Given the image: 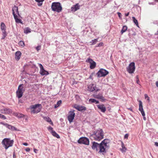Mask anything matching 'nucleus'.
Wrapping results in <instances>:
<instances>
[{
  "mask_svg": "<svg viewBox=\"0 0 158 158\" xmlns=\"http://www.w3.org/2000/svg\"><path fill=\"white\" fill-rule=\"evenodd\" d=\"M136 77H137V81H136V82H137V84H139V79L138 78L137 76Z\"/></svg>",
  "mask_w": 158,
  "mask_h": 158,
  "instance_id": "49",
  "label": "nucleus"
},
{
  "mask_svg": "<svg viewBox=\"0 0 158 158\" xmlns=\"http://www.w3.org/2000/svg\"><path fill=\"white\" fill-rule=\"evenodd\" d=\"M157 32H158V33H157V34H158V31H157Z\"/></svg>",
  "mask_w": 158,
  "mask_h": 158,
  "instance_id": "58",
  "label": "nucleus"
},
{
  "mask_svg": "<svg viewBox=\"0 0 158 158\" xmlns=\"http://www.w3.org/2000/svg\"><path fill=\"white\" fill-rule=\"evenodd\" d=\"M0 118H2L3 119H6V116L1 114H0Z\"/></svg>",
  "mask_w": 158,
  "mask_h": 158,
  "instance_id": "38",
  "label": "nucleus"
},
{
  "mask_svg": "<svg viewBox=\"0 0 158 158\" xmlns=\"http://www.w3.org/2000/svg\"><path fill=\"white\" fill-rule=\"evenodd\" d=\"M89 102L92 103H95L96 104H98L99 103V102L96 100L95 99L91 98L89 99Z\"/></svg>",
  "mask_w": 158,
  "mask_h": 158,
  "instance_id": "32",
  "label": "nucleus"
},
{
  "mask_svg": "<svg viewBox=\"0 0 158 158\" xmlns=\"http://www.w3.org/2000/svg\"><path fill=\"white\" fill-rule=\"evenodd\" d=\"M103 45V43L102 42H100L99 44H98L97 46H96V47H100L102 46Z\"/></svg>",
  "mask_w": 158,
  "mask_h": 158,
  "instance_id": "39",
  "label": "nucleus"
},
{
  "mask_svg": "<svg viewBox=\"0 0 158 158\" xmlns=\"http://www.w3.org/2000/svg\"><path fill=\"white\" fill-rule=\"evenodd\" d=\"M109 74V72L103 69H100L97 73V75L98 77H104Z\"/></svg>",
  "mask_w": 158,
  "mask_h": 158,
  "instance_id": "7",
  "label": "nucleus"
},
{
  "mask_svg": "<svg viewBox=\"0 0 158 158\" xmlns=\"http://www.w3.org/2000/svg\"><path fill=\"white\" fill-rule=\"evenodd\" d=\"M127 27L126 26H124L121 31V34H122L123 33L127 31Z\"/></svg>",
  "mask_w": 158,
  "mask_h": 158,
  "instance_id": "28",
  "label": "nucleus"
},
{
  "mask_svg": "<svg viewBox=\"0 0 158 158\" xmlns=\"http://www.w3.org/2000/svg\"><path fill=\"white\" fill-rule=\"evenodd\" d=\"M21 53L19 51H18L15 53V58L17 60H19L21 56Z\"/></svg>",
  "mask_w": 158,
  "mask_h": 158,
  "instance_id": "19",
  "label": "nucleus"
},
{
  "mask_svg": "<svg viewBox=\"0 0 158 158\" xmlns=\"http://www.w3.org/2000/svg\"><path fill=\"white\" fill-rule=\"evenodd\" d=\"M94 96L95 98L101 99L102 101H104L105 100L104 97L102 96V94H99L98 95H94Z\"/></svg>",
  "mask_w": 158,
  "mask_h": 158,
  "instance_id": "20",
  "label": "nucleus"
},
{
  "mask_svg": "<svg viewBox=\"0 0 158 158\" xmlns=\"http://www.w3.org/2000/svg\"><path fill=\"white\" fill-rule=\"evenodd\" d=\"M6 127L8 128L9 129L11 130H13L15 128V127H14L8 124Z\"/></svg>",
  "mask_w": 158,
  "mask_h": 158,
  "instance_id": "36",
  "label": "nucleus"
},
{
  "mask_svg": "<svg viewBox=\"0 0 158 158\" xmlns=\"http://www.w3.org/2000/svg\"><path fill=\"white\" fill-rule=\"evenodd\" d=\"M129 13L128 12L127 13L125 14V16H127L129 15Z\"/></svg>",
  "mask_w": 158,
  "mask_h": 158,
  "instance_id": "52",
  "label": "nucleus"
},
{
  "mask_svg": "<svg viewBox=\"0 0 158 158\" xmlns=\"http://www.w3.org/2000/svg\"><path fill=\"white\" fill-rule=\"evenodd\" d=\"M24 32L26 34L31 32V29L29 27H26L24 29Z\"/></svg>",
  "mask_w": 158,
  "mask_h": 158,
  "instance_id": "27",
  "label": "nucleus"
},
{
  "mask_svg": "<svg viewBox=\"0 0 158 158\" xmlns=\"http://www.w3.org/2000/svg\"><path fill=\"white\" fill-rule=\"evenodd\" d=\"M35 1L38 2V5L39 6H41L42 5L43 2L44 1V0H35Z\"/></svg>",
  "mask_w": 158,
  "mask_h": 158,
  "instance_id": "31",
  "label": "nucleus"
},
{
  "mask_svg": "<svg viewBox=\"0 0 158 158\" xmlns=\"http://www.w3.org/2000/svg\"><path fill=\"white\" fill-rule=\"evenodd\" d=\"M86 62L90 63V65L89 68L91 69H93L95 68L96 66V63L94 61L91 59L89 58L86 60Z\"/></svg>",
  "mask_w": 158,
  "mask_h": 158,
  "instance_id": "11",
  "label": "nucleus"
},
{
  "mask_svg": "<svg viewBox=\"0 0 158 158\" xmlns=\"http://www.w3.org/2000/svg\"><path fill=\"white\" fill-rule=\"evenodd\" d=\"M80 8V6L78 3L76 4L73 5L71 8V10L72 11L75 12Z\"/></svg>",
  "mask_w": 158,
  "mask_h": 158,
  "instance_id": "18",
  "label": "nucleus"
},
{
  "mask_svg": "<svg viewBox=\"0 0 158 158\" xmlns=\"http://www.w3.org/2000/svg\"><path fill=\"white\" fill-rule=\"evenodd\" d=\"M2 39H4L6 37L7 35V34L6 33V31H2Z\"/></svg>",
  "mask_w": 158,
  "mask_h": 158,
  "instance_id": "33",
  "label": "nucleus"
},
{
  "mask_svg": "<svg viewBox=\"0 0 158 158\" xmlns=\"http://www.w3.org/2000/svg\"><path fill=\"white\" fill-rule=\"evenodd\" d=\"M48 129L49 131H54L53 130V128L51 127V126H49L48 127Z\"/></svg>",
  "mask_w": 158,
  "mask_h": 158,
  "instance_id": "43",
  "label": "nucleus"
},
{
  "mask_svg": "<svg viewBox=\"0 0 158 158\" xmlns=\"http://www.w3.org/2000/svg\"><path fill=\"white\" fill-rule=\"evenodd\" d=\"M23 144L25 146H27L28 145V144L27 143H23Z\"/></svg>",
  "mask_w": 158,
  "mask_h": 158,
  "instance_id": "51",
  "label": "nucleus"
},
{
  "mask_svg": "<svg viewBox=\"0 0 158 158\" xmlns=\"http://www.w3.org/2000/svg\"><path fill=\"white\" fill-rule=\"evenodd\" d=\"M51 8L52 11L58 13L61 12L62 9L60 3L58 2L52 3L51 5Z\"/></svg>",
  "mask_w": 158,
  "mask_h": 158,
  "instance_id": "3",
  "label": "nucleus"
},
{
  "mask_svg": "<svg viewBox=\"0 0 158 158\" xmlns=\"http://www.w3.org/2000/svg\"><path fill=\"white\" fill-rule=\"evenodd\" d=\"M135 64L134 62L130 63L129 66L127 68V71L129 73H133L135 70Z\"/></svg>",
  "mask_w": 158,
  "mask_h": 158,
  "instance_id": "8",
  "label": "nucleus"
},
{
  "mask_svg": "<svg viewBox=\"0 0 158 158\" xmlns=\"http://www.w3.org/2000/svg\"><path fill=\"white\" fill-rule=\"evenodd\" d=\"M97 106L98 108L102 112L105 113V112L106 109L104 105L103 104L98 105H97Z\"/></svg>",
  "mask_w": 158,
  "mask_h": 158,
  "instance_id": "17",
  "label": "nucleus"
},
{
  "mask_svg": "<svg viewBox=\"0 0 158 158\" xmlns=\"http://www.w3.org/2000/svg\"><path fill=\"white\" fill-rule=\"evenodd\" d=\"M129 109L130 110H131L132 111V109H131L130 108V109Z\"/></svg>",
  "mask_w": 158,
  "mask_h": 158,
  "instance_id": "57",
  "label": "nucleus"
},
{
  "mask_svg": "<svg viewBox=\"0 0 158 158\" xmlns=\"http://www.w3.org/2000/svg\"><path fill=\"white\" fill-rule=\"evenodd\" d=\"M73 107L79 111H82L83 110L85 111L86 110V108L85 106H80L76 104L74 105Z\"/></svg>",
  "mask_w": 158,
  "mask_h": 158,
  "instance_id": "16",
  "label": "nucleus"
},
{
  "mask_svg": "<svg viewBox=\"0 0 158 158\" xmlns=\"http://www.w3.org/2000/svg\"><path fill=\"white\" fill-rule=\"evenodd\" d=\"M90 43L91 44H93V42H91V41L90 42Z\"/></svg>",
  "mask_w": 158,
  "mask_h": 158,
  "instance_id": "56",
  "label": "nucleus"
},
{
  "mask_svg": "<svg viewBox=\"0 0 158 158\" xmlns=\"http://www.w3.org/2000/svg\"><path fill=\"white\" fill-rule=\"evenodd\" d=\"M12 14L13 15V16L14 15H18L19 17H20V15L18 11V6H14L12 7Z\"/></svg>",
  "mask_w": 158,
  "mask_h": 158,
  "instance_id": "14",
  "label": "nucleus"
},
{
  "mask_svg": "<svg viewBox=\"0 0 158 158\" xmlns=\"http://www.w3.org/2000/svg\"><path fill=\"white\" fill-rule=\"evenodd\" d=\"M91 137L95 140H101L104 138V132L102 130L100 129L94 131Z\"/></svg>",
  "mask_w": 158,
  "mask_h": 158,
  "instance_id": "2",
  "label": "nucleus"
},
{
  "mask_svg": "<svg viewBox=\"0 0 158 158\" xmlns=\"http://www.w3.org/2000/svg\"><path fill=\"white\" fill-rule=\"evenodd\" d=\"M0 124L2 125H3L5 126L6 127H7L8 124L6 123H4L3 122H1L0 123Z\"/></svg>",
  "mask_w": 158,
  "mask_h": 158,
  "instance_id": "42",
  "label": "nucleus"
},
{
  "mask_svg": "<svg viewBox=\"0 0 158 158\" xmlns=\"http://www.w3.org/2000/svg\"><path fill=\"white\" fill-rule=\"evenodd\" d=\"M19 45L24 47L25 46V44L23 41H20L19 43Z\"/></svg>",
  "mask_w": 158,
  "mask_h": 158,
  "instance_id": "37",
  "label": "nucleus"
},
{
  "mask_svg": "<svg viewBox=\"0 0 158 158\" xmlns=\"http://www.w3.org/2000/svg\"><path fill=\"white\" fill-rule=\"evenodd\" d=\"M98 39L97 38L94 39L93 40H91V42H93V44H90L91 45H93L95 44L98 41Z\"/></svg>",
  "mask_w": 158,
  "mask_h": 158,
  "instance_id": "34",
  "label": "nucleus"
},
{
  "mask_svg": "<svg viewBox=\"0 0 158 158\" xmlns=\"http://www.w3.org/2000/svg\"><path fill=\"white\" fill-rule=\"evenodd\" d=\"M129 136V134H126L124 136V138L127 139Z\"/></svg>",
  "mask_w": 158,
  "mask_h": 158,
  "instance_id": "45",
  "label": "nucleus"
},
{
  "mask_svg": "<svg viewBox=\"0 0 158 158\" xmlns=\"http://www.w3.org/2000/svg\"><path fill=\"white\" fill-rule=\"evenodd\" d=\"M89 139L86 137H81L77 141V142L79 144H84L86 145H89Z\"/></svg>",
  "mask_w": 158,
  "mask_h": 158,
  "instance_id": "9",
  "label": "nucleus"
},
{
  "mask_svg": "<svg viewBox=\"0 0 158 158\" xmlns=\"http://www.w3.org/2000/svg\"><path fill=\"white\" fill-rule=\"evenodd\" d=\"M5 114H11L12 112L11 110L9 108H5Z\"/></svg>",
  "mask_w": 158,
  "mask_h": 158,
  "instance_id": "25",
  "label": "nucleus"
},
{
  "mask_svg": "<svg viewBox=\"0 0 158 158\" xmlns=\"http://www.w3.org/2000/svg\"><path fill=\"white\" fill-rule=\"evenodd\" d=\"M41 48V46L40 45L37 46L36 48V49L37 51H39L40 50Z\"/></svg>",
  "mask_w": 158,
  "mask_h": 158,
  "instance_id": "44",
  "label": "nucleus"
},
{
  "mask_svg": "<svg viewBox=\"0 0 158 158\" xmlns=\"http://www.w3.org/2000/svg\"><path fill=\"white\" fill-rule=\"evenodd\" d=\"M25 90L23 89V85H20L18 86V89L16 92V97L19 98H21L23 95Z\"/></svg>",
  "mask_w": 158,
  "mask_h": 158,
  "instance_id": "6",
  "label": "nucleus"
},
{
  "mask_svg": "<svg viewBox=\"0 0 158 158\" xmlns=\"http://www.w3.org/2000/svg\"><path fill=\"white\" fill-rule=\"evenodd\" d=\"M93 76V73H92L89 76V78L92 80Z\"/></svg>",
  "mask_w": 158,
  "mask_h": 158,
  "instance_id": "46",
  "label": "nucleus"
},
{
  "mask_svg": "<svg viewBox=\"0 0 158 158\" xmlns=\"http://www.w3.org/2000/svg\"><path fill=\"white\" fill-rule=\"evenodd\" d=\"M91 143V148L93 150L96 151H99V152L101 153H106V150L110 147V140L106 139L102 141L100 143H98L94 141L92 142Z\"/></svg>",
  "mask_w": 158,
  "mask_h": 158,
  "instance_id": "1",
  "label": "nucleus"
},
{
  "mask_svg": "<svg viewBox=\"0 0 158 158\" xmlns=\"http://www.w3.org/2000/svg\"><path fill=\"white\" fill-rule=\"evenodd\" d=\"M144 97L145 99H147V100H148V101H149V97L148 96L147 94H145L144 95Z\"/></svg>",
  "mask_w": 158,
  "mask_h": 158,
  "instance_id": "41",
  "label": "nucleus"
},
{
  "mask_svg": "<svg viewBox=\"0 0 158 158\" xmlns=\"http://www.w3.org/2000/svg\"><path fill=\"white\" fill-rule=\"evenodd\" d=\"M155 145L156 146H158V143L157 142H155Z\"/></svg>",
  "mask_w": 158,
  "mask_h": 158,
  "instance_id": "54",
  "label": "nucleus"
},
{
  "mask_svg": "<svg viewBox=\"0 0 158 158\" xmlns=\"http://www.w3.org/2000/svg\"><path fill=\"white\" fill-rule=\"evenodd\" d=\"M25 150L27 152H29L30 150V149L29 148H26L25 149Z\"/></svg>",
  "mask_w": 158,
  "mask_h": 158,
  "instance_id": "47",
  "label": "nucleus"
},
{
  "mask_svg": "<svg viewBox=\"0 0 158 158\" xmlns=\"http://www.w3.org/2000/svg\"><path fill=\"white\" fill-rule=\"evenodd\" d=\"M38 151V150L36 149H35V148L34 149V151L36 153H37V152Z\"/></svg>",
  "mask_w": 158,
  "mask_h": 158,
  "instance_id": "50",
  "label": "nucleus"
},
{
  "mask_svg": "<svg viewBox=\"0 0 158 158\" xmlns=\"http://www.w3.org/2000/svg\"><path fill=\"white\" fill-rule=\"evenodd\" d=\"M132 19H133V22H134V23L135 24V25L137 27H139L138 23L137 20L134 17H132Z\"/></svg>",
  "mask_w": 158,
  "mask_h": 158,
  "instance_id": "30",
  "label": "nucleus"
},
{
  "mask_svg": "<svg viewBox=\"0 0 158 158\" xmlns=\"http://www.w3.org/2000/svg\"><path fill=\"white\" fill-rule=\"evenodd\" d=\"M44 119L48 123H50V124L52 126L53 125V124L52 122L51 118L48 117L43 116Z\"/></svg>",
  "mask_w": 158,
  "mask_h": 158,
  "instance_id": "21",
  "label": "nucleus"
},
{
  "mask_svg": "<svg viewBox=\"0 0 158 158\" xmlns=\"http://www.w3.org/2000/svg\"><path fill=\"white\" fill-rule=\"evenodd\" d=\"M62 101L61 100L59 101L57 103V104L55 106V108H56L58 107L61 104Z\"/></svg>",
  "mask_w": 158,
  "mask_h": 158,
  "instance_id": "35",
  "label": "nucleus"
},
{
  "mask_svg": "<svg viewBox=\"0 0 158 158\" xmlns=\"http://www.w3.org/2000/svg\"><path fill=\"white\" fill-rule=\"evenodd\" d=\"M1 28L2 31H6V27L4 23L2 22L1 23Z\"/></svg>",
  "mask_w": 158,
  "mask_h": 158,
  "instance_id": "23",
  "label": "nucleus"
},
{
  "mask_svg": "<svg viewBox=\"0 0 158 158\" xmlns=\"http://www.w3.org/2000/svg\"><path fill=\"white\" fill-rule=\"evenodd\" d=\"M39 66L40 68V73L41 75H48L49 74L48 72L44 69L42 64H39Z\"/></svg>",
  "mask_w": 158,
  "mask_h": 158,
  "instance_id": "15",
  "label": "nucleus"
},
{
  "mask_svg": "<svg viewBox=\"0 0 158 158\" xmlns=\"http://www.w3.org/2000/svg\"><path fill=\"white\" fill-rule=\"evenodd\" d=\"M139 111H140L143 117V120H146V118L145 117V114L143 109L142 102L141 101H139Z\"/></svg>",
  "mask_w": 158,
  "mask_h": 158,
  "instance_id": "12",
  "label": "nucleus"
},
{
  "mask_svg": "<svg viewBox=\"0 0 158 158\" xmlns=\"http://www.w3.org/2000/svg\"><path fill=\"white\" fill-rule=\"evenodd\" d=\"M14 141L9 138H5L2 141V143L4 145L5 149H7L8 148L12 146Z\"/></svg>",
  "mask_w": 158,
  "mask_h": 158,
  "instance_id": "4",
  "label": "nucleus"
},
{
  "mask_svg": "<svg viewBox=\"0 0 158 158\" xmlns=\"http://www.w3.org/2000/svg\"><path fill=\"white\" fill-rule=\"evenodd\" d=\"M13 158H16V156L15 154V152H14L13 153Z\"/></svg>",
  "mask_w": 158,
  "mask_h": 158,
  "instance_id": "48",
  "label": "nucleus"
},
{
  "mask_svg": "<svg viewBox=\"0 0 158 158\" xmlns=\"http://www.w3.org/2000/svg\"><path fill=\"white\" fill-rule=\"evenodd\" d=\"M118 15L119 16H120V15L121 14V13H120L119 12H118Z\"/></svg>",
  "mask_w": 158,
  "mask_h": 158,
  "instance_id": "55",
  "label": "nucleus"
},
{
  "mask_svg": "<svg viewBox=\"0 0 158 158\" xmlns=\"http://www.w3.org/2000/svg\"><path fill=\"white\" fill-rule=\"evenodd\" d=\"M121 146L122 148L121 149V150L122 152H124L126 151L127 150V148L125 146L123 142H122Z\"/></svg>",
  "mask_w": 158,
  "mask_h": 158,
  "instance_id": "26",
  "label": "nucleus"
},
{
  "mask_svg": "<svg viewBox=\"0 0 158 158\" xmlns=\"http://www.w3.org/2000/svg\"><path fill=\"white\" fill-rule=\"evenodd\" d=\"M51 133L54 137H56L58 139L60 138V136L55 131H51Z\"/></svg>",
  "mask_w": 158,
  "mask_h": 158,
  "instance_id": "24",
  "label": "nucleus"
},
{
  "mask_svg": "<svg viewBox=\"0 0 158 158\" xmlns=\"http://www.w3.org/2000/svg\"><path fill=\"white\" fill-rule=\"evenodd\" d=\"M74 112V110H72L70 111L69 112V115L68 116V119L70 123L73 122V120L74 119L75 116V113Z\"/></svg>",
  "mask_w": 158,
  "mask_h": 158,
  "instance_id": "10",
  "label": "nucleus"
},
{
  "mask_svg": "<svg viewBox=\"0 0 158 158\" xmlns=\"http://www.w3.org/2000/svg\"><path fill=\"white\" fill-rule=\"evenodd\" d=\"M13 114L18 117L20 118L23 117V115L19 113H14Z\"/></svg>",
  "mask_w": 158,
  "mask_h": 158,
  "instance_id": "29",
  "label": "nucleus"
},
{
  "mask_svg": "<svg viewBox=\"0 0 158 158\" xmlns=\"http://www.w3.org/2000/svg\"><path fill=\"white\" fill-rule=\"evenodd\" d=\"M88 90L91 92H93L94 90L98 91L100 90L99 89H97L96 85L93 84H91L88 85Z\"/></svg>",
  "mask_w": 158,
  "mask_h": 158,
  "instance_id": "13",
  "label": "nucleus"
},
{
  "mask_svg": "<svg viewBox=\"0 0 158 158\" xmlns=\"http://www.w3.org/2000/svg\"><path fill=\"white\" fill-rule=\"evenodd\" d=\"M156 86L158 87V81H156Z\"/></svg>",
  "mask_w": 158,
  "mask_h": 158,
  "instance_id": "53",
  "label": "nucleus"
},
{
  "mask_svg": "<svg viewBox=\"0 0 158 158\" xmlns=\"http://www.w3.org/2000/svg\"><path fill=\"white\" fill-rule=\"evenodd\" d=\"M5 108L3 109H1L0 110V112L2 113L5 114Z\"/></svg>",
  "mask_w": 158,
  "mask_h": 158,
  "instance_id": "40",
  "label": "nucleus"
},
{
  "mask_svg": "<svg viewBox=\"0 0 158 158\" xmlns=\"http://www.w3.org/2000/svg\"><path fill=\"white\" fill-rule=\"evenodd\" d=\"M14 18L15 19V21L16 23H20L22 24H23V23L22 20L18 18V16L17 15H14Z\"/></svg>",
  "mask_w": 158,
  "mask_h": 158,
  "instance_id": "22",
  "label": "nucleus"
},
{
  "mask_svg": "<svg viewBox=\"0 0 158 158\" xmlns=\"http://www.w3.org/2000/svg\"><path fill=\"white\" fill-rule=\"evenodd\" d=\"M41 105L40 104H36L30 106V109L31 113H37L41 110Z\"/></svg>",
  "mask_w": 158,
  "mask_h": 158,
  "instance_id": "5",
  "label": "nucleus"
}]
</instances>
